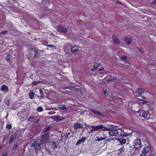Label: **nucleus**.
Returning a JSON list of instances; mask_svg holds the SVG:
<instances>
[{"label": "nucleus", "instance_id": "45", "mask_svg": "<svg viewBox=\"0 0 156 156\" xmlns=\"http://www.w3.org/2000/svg\"><path fill=\"white\" fill-rule=\"evenodd\" d=\"M91 112H94V113H96V114L98 113V111H95L94 110H92L91 111Z\"/></svg>", "mask_w": 156, "mask_h": 156}, {"label": "nucleus", "instance_id": "16", "mask_svg": "<svg viewBox=\"0 0 156 156\" xmlns=\"http://www.w3.org/2000/svg\"><path fill=\"white\" fill-rule=\"evenodd\" d=\"M103 68H102L100 69H98V76H99L100 78L102 77L103 76L105 75L104 73H101L99 72L100 71L103 70Z\"/></svg>", "mask_w": 156, "mask_h": 156}, {"label": "nucleus", "instance_id": "22", "mask_svg": "<svg viewBox=\"0 0 156 156\" xmlns=\"http://www.w3.org/2000/svg\"><path fill=\"white\" fill-rule=\"evenodd\" d=\"M125 41L127 44H129L131 42L132 40L131 38L126 37Z\"/></svg>", "mask_w": 156, "mask_h": 156}, {"label": "nucleus", "instance_id": "23", "mask_svg": "<svg viewBox=\"0 0 156 156\" xmlns=\"http://www.w3.org/2000/svg\"><path fill=\"white\" fill-rule=\"evenodd\" d=\"M29 95L30 98L33 99L34 98V93L31 91L29 93Z\"/></svg>", "mask_w": 156, "mask_h": 156}, {"label": "nucleus", "instance_id": "20", "mask_svg": "<svg viewBox=\"0 0 156 156\" xmlns=\"http://www.w3.org/2000/svg\"><path fill=\"white\" fill-rule=\"evenodd\" d=\"M71 46L70 45H66L64 48L65 51L66 52L67 51H69L70 49H71Z\"/></svg>", "mask_w": 156, "mask_h": 156}, {"label": "nucleus", "instance_id": "61", "mask_svg": "<svg viewBox=\"0 0 156 156\" xmlns=\"http://www.w3.org/2000/svg\"><path fill=\"white\" fill-rule=\"evenodd\" d=\"M139 111H140V110H139V111H138V112H139Z\"/></svg>", "mask_w": 156, "mask_h": 156}, {"label": "nucleus", "instance_id": "37", "mask_svg": "<svg viewBox=\"0 0 156 156\" xmlns=\"http://www.w3.org/2000/svg\"><path fill=\"white\" fill-rule=\"evenodd\" d=\"M147 114L146 113L144 112V113H143V114H142V116L143 117H144V118H146L147 117Z\"/></svg>", "mask_w": 156, "mask_h": 156}, {"label": "nucleus", "instance_id": "8", "mask_svg": "<svg viewBox=\"0 0 156 156\" xmlns=\"http://www.w3.org/2000/svg\"><path fill=\"white\" fill-rule=\"evenodd\" d=\"M57 27L58 31L61 32L63 33H66L67 31V30L66 29L63 28L62 27L58 26Z\"/></svg>", "mask_w": 156, "mask_h": 156}, {"label": "nucleus", "instance_id": "33", "mask_svg": "<svg viewBox=\"0 0 156 156\" xmlns=\"http://www.w3.org/2000/svg\"><path fill=\"white\" fill-rule=\"evenodd\" d=\"M92 130H97L98 129V126H92Z\"/></svg>", "mask_w": 156, "mask_h": 156}, {"label": "nucleus", "instance_id": "26", "mask_svg": "<svg viewBox=\"0 0 156 156\" xmlns=\"http://www.w3.org/2000/svg\"><path fill=\"white\" fill-rule=\"evenodd\" d=\"M39 92L40 94L41 97H43L44 96V93L43 92V91L41 89H40L39 90Z\"/></svg>", "mask_w": 156, "mask_h": 156}, {"label": "nucleus", "instance_id": "31", "mask_svg": "<svg viewBox=\"0 0 156 156\" xmlns=\"http://www.w3.org/2000/svg\"><path fill=\"white\" fill-rule=\"evenodd\" d=\"M127 59V57L126 56H123V57H122L121 58V59L122 61H125Z\"/></svg>", "mask_w": 156, "mask_h": 156}, {"label": "nucleus", "instance_id": "60", "mask_svg": "<svg viewBox=\"0 0 156 156\" xmlns=\"http://www.w3.org/2000/svg\"><path fill=\"white\" fill-rule=\"evenodd\" d=\"M139 111H140V110H139V111H138V112H139Z\"/></svg>", "mask_w": 156, "mask_h": 156}, {"label": "nucleus", "instance_id": "49", "mask_svg": "<svg viewBox=\"0 0 156 156\" xmlns=\"http://www.w3.org/2000/svg\"><path fill=\"white\" fill-rule=\"evenodd\" d=\"M48 46L50 48H51L53 47H55V46H54L53 45H52L51 44L49 45H48Z\"/></svg>", "mask_w": 156, "mask_h": 156}, {"label": "nucleus", "instance_id": "9", "mask_svg": "<svg viewBox=\"0 0 156 156\" xmlns=\"http://www.w3.org/2000/svg\"><path fill=\"white\" fill-rule=\"evenodd\" d=\"M86 138L85 137H82L81 139H80L77 142L76 145L77 146L80 145L82 143L84 142Z\"/></svg>", "mask_w": 156, "mask_h": 156}, {"label": "nucleus", "instance_id": "13", "mask_svg": "<svg viewBox=\"0 0 156 156\" xmlns=\"http://www.w3.org/2000/svg\"><path fill=\"white\" fill-rule=\"evenodd\" d=\"M50 143L51 146V147L53 149H55L57 147L58 145L55 142H51Z\"/></svg>", "mask_w": 156, "mask_h": 156}, {"label": "nucleus", "instance_id": "51", "mask_svg": "<svg viewBox=\"0 0 156 156\" xmlns=\"http://www.w3.org/2000/svg\"><path fill=\"white\" fill-rule=\"evenodd\" d=\"M104 94H106L107 93V91L106 90H104Z\"/></svg>", "mask_w": 156, "mask_h": 156}, {"label": "nucleus", "instance_id": "30", "mask_svg": "<svg viewBox=\"0 0 156 156\" xmlns=\"http://www.w3.org/2000/svg\"><path fill=\"white\" fill-rule=\"evenodd\" d=\"M34 52L35 54L34 55V57H35L36 56L37 54L38 53V52L37 51V50L36 49H34Z\"/></svg>", "mask_w": 156, "mask_h": 156}, {"label": "nucleus", "instance_id": "58", "mask_svg": "<svg viewBox=\"0 0 156 156\" xmlns=\"http://www.w3.org/2000/svg\"><path fill=\"white\" fill-rule=\"evenodd\" d=\"M143 98V99H145V98Z\"/></svg>", "mask_w": 156, "mask_h": 156}, {"label": "nucleus", "instance_id": "52", "mask_svg": "<svg viewBox=\"0 0 156 156\" xmlns=\"http://www.w3.org/2000/svg\"><path fill=\"white\" fill-rule=\"evenodd\" d=\"M45 149V151L46 152H47V151L49 149H48V148H46V147H45V148H44Z\"/></svg>", "mask_w": 156, "mask_h": 156}, {"label": "nucleus", "instance_id": "24", "mask_svg": "<svg viewBox=\"0 0 156 156\" xmlns=\"http://www.w3.org/2000/svg\"><path fill=\"white\" fill-rule=\"evenodd\" d=\"M139 102L140 104H142L144 103H148V101H146L145 100H142V99H141L139 101Z\"/></svg>", "mask_w": 156, "mask_h": 156}, {"label": "nucleus", "instance_id": "5", "mask_svg": "<svg viewBox=\"0 0 156 156\" xmlns=\"http://www.w3.org/2000/svg\"><path fill=\"white\" fill-rule=\"evenodd\" d=\"M80 47L78 46H74L71 48V52L73 53H75L79 50Z\"/></svg>", "mask_w": 156, "mask_h": 156}, {"label": "nucleus", "instance_id": "3", "mask_svg": "<svg viewBox=\"0 0 156 156\" xmlns=\"http://www.w3.org/2000/svg\"><path fill=\"white\" fill-rule=\"evenodd\" d=\"M134 147L136 149H139L141 146V143L140 140L139 139H136L134 142Z\"/></svg>", "mask_w": 156, "mask_h": 156}, {"label": "nucleus", "instance_id": "48", "mask_svg": "<svg viewBox=\"0 0 156 156\" xmlns=\"http://www.w3.org/2000/svg\"><path fill=\"white\" fill-rule=\"evenodd\" d=\"M139 156H146L145 154L142 153L141 154H140Z\"/></svg>", "mask_w": 156, "mask_h": 156}, {"label": "nucleus", "instance_id": "18", "mask_svg": "<svg viewBox=\"0 0 156 156\" xmlns=\"http://www.w3.org/2000/svg\"><path fill=\"white\" fill-rule=\"evenodd\" d=\"M15 138V136L14 135H12L10 137L9 140V144H12Z\"/></svg>", "mask_w": 156, "mask_h": 156}, {"label": "nucleus", "instance_id": "34", "mask_svg": "<svg viewBox=\"0 0 156 156\" xmlns=\"http://www.w3.org/2000/svg\"><path fill=\"white\" fill-rule=\"evenodd\" d=\"M40 83V82H38L37 81H34L32 83V84L34 85H37L38 83Z\"/></svg>", "mask_w": 156, "mask_h": 156}, {"label": "nucleus", "instance_id": "2", "mask_svg": "<svg viewBox=\"0 0 156 156\" xmlns=\"http://www.w3.org/2000/svg\"><path fill=\"white\" fill-rule=\"evenodd\" d=\"M119 133H120V132L118 131L117 129H113L110 130H109L108 132V133L111 136H116L119 134Z\"/></svg>", "mask_w": 156, "mask_h": 156}, {"label": "nucleus", "instance_id": "14", "mask_svg": "<svg viewBox=\"0 0 156 156\" xmlns=\"http://www.w3.org/2000/svg\"><path fill=\"white\" fill-rule=\"evenodd\" d=\"M0 89L2 91H5L8 90V87L6 85H4L2 86L0 88Z\"/></svg>", "mask_w": 156, "mask_h": 156}, {"label": "nucleus", "instance_id": "63", "mask_svg": "<svg viewBox=\"0 0 156 156\" xmlns=\"http://www.w3.org/2000/svg\"><path fill=\"white\" fill-rule=\"evenodd\" d=\"M154 156V155H152V156Z\"/></svg>", "mask_w": 156, "mask_h": 156}, {"label": "nucleus", "instance_id": "4", "mask_svg": "<svg viewBox=\"0 0 156 156\" xmlns=\"http://www.w3.org/2000/svg\"><path fill=\"white\" fill-rule=\"evenodd\" d=\"M117 143L119 145H122L125 144L126 142V140L123 138L117 139Z\"/></svg>", "mask_w": 156, "mask_h": 156}, {"label": "nucleus", "instance_id": "39", "mask_svg": "<svg viewBox=\"0 0 156 156\" xmlns=\"http://www.w3.org/2000/svg\"><path fill=\"white\" fill-rule=\"evenodd\" d=\"M31 144V147H35V141H34V143H31V142L30 143Z\"/></svg>", "mask_w": 156, "mask_h": 156}, {"label": "nucleus", "instance_id": "1", "mask_svg": "<svg viewBox=\"0 0 156 156\" xmlns=\"http://www.w3.org/2000/svg\"><path fill=\"white\" fill-rule=\"evenodd\" d=\"M50 133L48 132L42 133L41 135V138L40 139V141L39 142H40L41 144L43 145L46 144L50 140Z\"/></svg>", "mask_w": 156, "mask_h": 156}, {"label": "nucleus", "instance_id": "55", "mask_svg": "<svg viewBox=\"0 0 156 156\" xmlns=\"http://www.w3.org/2000/svg\"><path fill=\"white\" fill-rule=\"evenodd\" d=\"M80 93L81 94H83V91L82 90H81V91H80Z\"/></svg>", "mask_w": 156, "mask_h": 156}, {"label": "nucleus", "instance_id": "62", "mask_svg": "<svg viewBox=\"0 0 156 156\" xmlns=\"http://www.w3.org/2000/svg\"><path fill=\"white\" fill-rule=\"evenodd\" d=\"M97 140H98V139L97 140H96V141H97Z\"/></svg>", "mask_w": 156, "mask_h": 156}, {"label": "nucleus", "instance_id": "40", "mask_svg": "<svg viewBox=\"0 0 156 156\" xmlns=\"http://www.w3.org/2000/svg\"><path fill=\"white\" fill-rule=\"evenodd\" d=\"M18 145L17 144H16L15 145H14V146H13L12 147V149L13 150H15L17 147Z\"/></svg>", "mask_w": 156, "mask_h": 156}, {"label": "nucleus", "instance_id": "57", "mask_svg": "<svg viewBox=\"0 0 156 156\" xmlns=\"http://www.w3.org/2000/svg\"><path fill=\"white\" fill-rule=\"evenodd\" d=\"M2 148V147H0V148Z\"/></svg>", "mask_w": 156, "mask_h": 156}, {"label": "nucleus", "instance_id": "15", "mask_svg": "<svg viewBox=\"0 0 156 156\" xmlns=\"http://www.w3.org/2000/svg\"><path fill=\"white\" fill-rule=\"evenodd\" d=\"M98 129H100L101 130H108V129H109V128L107 127H105L101 125H98Z\"/></svg>", "mask_w": 156, "mask_h": 156}, {"label": "nucleus", "instance_id": "17", "mask_svg": "<svg viewBox=\"0 0 156 156\" xmlns=\"http://www.w3.org/2000/svg\"><path fill=\"white\" fill-rule=\"evenodd\" d=\"M69 89L71 90L79 91L80 89L77 88H76L73 86L69 87Z\"/></svg>", "mask_w": 156, "mask_h": 156}, {"label": "nucleus", "instance_id": "46", "mask_svg": "<svg viewBox=\"0 0 156 156\" xmlns=\"http://www.w3.org/2000/svg\"><path fill=\"white\" fill-rule=\"evenodd\" d=\"M10 56H9V55H8V56H7L6 58V59H7V60H9V59H10Z\"/></svg>", "mask_w": 156, "mask_h": 156}, {"label": "nucleus", "instance_id": "35", "mask_svg": "<svg viewBox=\"0 0 156 156\" xmlns=\"http://www.w3.org/2000/svg\"><path fill=\"white\" fill-rule=\"evenodd\" d=\"M124 147H122L118 151H119L120 153H121L124 151Z\"/></svg>", "mask_w": 156, "mask_h": 156}, {"label": "nucleus", "instance_id": "21", "mask_svg": "<svg viewBox=\"0 0 156 156\" xmlns=\"http://www.w3.org/2000/svg\"><path fill=\"white\" fill-rule=\"evenodd\" d=\"M66 106L63 104L60 105L59 106V108L60 109L63 110L66 109Z\"/></svg>", "mask_w": 156, "mask_h": 156}, {"label": "nucleus", "instance_id": "44", "mask_svg": "<svg viewBox=\"0 0 156 156\" xmlns=\"http://www.w3.org/2000/svg\"><path fill=\"white\" fill-rule=\"evenodd\" d=\"M116 2V3H118V4H121V5H122V2H121L120 1H117Z\"/></svg>", "mask_w": 156, "mask_h": 156}, {"label": "nucleus", "instance_id": "29", "mask_svg": "<svg viewBox=\"0 0 156 156\" xmlns=\"http://www.w3.org/2000/svg\"><path fill=\"white\" fill-rule=\"evenodd\" d=\"M138 93L140 95L141 94L143 93V90L141 88L138 89Z\"/></svg>", "mask_w": 156, "mask_h": 156}, {"label": "nucleus", "instance_id": "10", "mask_svg": "<svg viewBox=\"0 0 156 156\" xmlns=\"http://www.w3.org/2000/svg\"><path fill=\"white\" fill-rule=\"evenodd\" d=\"M112 39L114 42L117 44H118L119 43V40L116 36L113 35L112 36Z\"/></svg>", "mask_w": 156, "mask_h": 156}, {"label": "nucleus", "instance_id": "47", "mask_svg": "<svg viewBox=\"0 0 156 156\" xmlns=\"http://www.w3.org/2000/svg\"><path fill=\"white\" fill-rule=\"evenodd\" d=\"M8 154L7 153H4L2 156H7Z\"/></svg>", "mask_w": 156, "mask_h": 156}, {"label": "nucleus", "instance_id": "38", "mask_svg": "<svg viewBox=\"0 0 156 156\" xmlns=\"http://www.w3.org/2000/svg\"><path fill=\"white\" fill-rule=\"evenodd\" d=\"M138 50V51L140 53H143L144 52V50L141 48H139Z\"/></svg>", "mask_w": 156, "mask_h": 156}, {"label": "nucleus", "instance_id": "41", "mask_svg": "<svg viewBox=\"0 0 156 156\" xmlns=\"http://www.w3.org/2000/svg\"><path fill=\"white\" fill-rule=\"evenodd\" d=\"M5 102L6 104L8 105H9V100H5Z\"/></svg>", "mask_w": 156, "mask_h": 156}, {"label": "nucleus", "instance_id": "12", "mask_svg": "<svg viewBox=\"0 0 156 156\" xmlns=\"http://www.w3.org/2000/svg\"><path fill=\"white\" fill-rule=\"evenodd\" d=\"M150 150V148L148 147H145L143 148L142 152L143 153L145 154L147 153Z\"/></svg>", "mask_w": 156, "mask_h": 156}, {"label": "nucleus", "instance_id": "42", "mask_svg": "<svg viewBox=\"0 0 156 156\" xmlns=\"http://www.w3.org/2000/svg\"><path fill=\"white\" fill-rule=\"evenodd\" d=\"M7 128L9 129H10L12 128V126L11 125H8L7 126Z\"/></svg>", "mask_w": 156, "mask_h": 156}, {"label": "nucleus", "instance_id": "36", "mask_svg": "<svg viewBox=\"0 0 156 156\" xmlns=\"http://www.w3.org/2000/svg\"><path fill=\"white\" fill-rule=\"evenodd\" d=\"M98 68V66L96 65H95L93 66V68H92L91 69L92 71H94L96 69Z\"/></svg>", "mask_w": 156, "mask_h": 156}, {"label": "nucleus", "instance_id": "32", "mask_svg": "<svg viewBox=\"0 0 156 156\" xmlns=\"http://www.w3.org/2000/svg\"><path fill=\"white\" fill-rule=\"evenodd\" d=\"M47 153L51 155H53V151H51L49 149L47 151Z\"/></svg>", "mask_w": 156, "mask_h": 156}, {"label": "nucleus", "instance_id": "19", "mask_svg": "<svg viewBox=\"0 0 156 156\" xmlns=\"http://www.w3.org/2000/svg\"><path fill=\"white\" fill-rule=\"evenodd\" d=\"M51 118L55 121L57 122H58L59 121L61 120L60 118H59V117L58 116H52L51 117Z\"/></svg>", "mask_w": 156, "mask_h": 156}, {"label": "nucleus", "instance_id": "53", "mask_svg": "<svg viewBox=\"0 0 156 156\" xmlns=\"http://www.w3.org/2000/svg\"><path fill=\"white\" fill-rule=\"evenodd\" d=\"M98 116L99 115H101V114L99 112H98Z\"/></svg>", "mask_w": 156, "mask_h": 156}, {"label": "nucleus", "instance_id": "6", "mask_svg": "<svg viewBox=\"0 0 156 156\" xmlns=\"http://www.w3.org/2000/svg\"><path fill=\"white\" fill-rule=\"evenodd\" d=\"M74 129L76 130L78 128H83L82 125L79 122H76L74 124L73 126Z\"/></svg>", "mask_w": 156, "mask_h": 156}, {"label": "nucleus", "instance_id": "28", "mask_svg": "<svg viewBox=\"0 0 156 156\" xmlns=\"http://www.w3.org/2000/svg\"><path fill=\"white\" fill-rule=\"evenodd\" d=\"M35 118V117H29L28 119V120L30 122H32L33 121V119Z\"/></svg>", "mask_w": 156, "mask_h": 156}, {"label": "nucleus", "instance_id": "25", "mask_svg": "<svg viewBox=\"0 0 156 156\" xmlns=\"http://www.w3.org/2000/svg\"><path fill=\"white\" fill-rule=\"evenodd\" d=\"M50 129V127L49 126H46L45 127L44 130H43V133H45L46 132H47V131L49 130Z\"/></svg>", "mask_w": 156, "mask_h": 156}, {"label": "nucleus", "instance_id": "27", "mask_svg": "<svg viewBox=\"0 0 156 156\" xmlns=\"http://www.w3.org/2000/svg\"><path fill=\"white\" fill-rule=\"evenodd\" d=\"M43 108L41 106L38 107L37 108V111L39 112H42L43 111Z\"/></svg>", "mask_w": 156, "mask_h": 156}, {"label": "nucleus", "instance_id": "59", "mask_svg": "<svg viewBox=\"0 0 156 156\" xmlns=\"http://www.w3.org/2000/svg\"><path fill=\"white\" fill-rule=\"evenodd\" d=\"M139 111H140V110H139V111H138V112H139Z\"/></svg>", "mask_w": 156, "mask_h": 156}, {"label": "nucleus", "instance_id": "56", "mask_svg": "<svg viewBox=\"0 0 156 156\" xmlns=\"http://www.w3.org/2000/svg\"><path fill=\"white\" fill-rule=\"evenodd\" d=\"M101 140V139L98 138V141H100V140Z\"/></svg>", "mask_w": 156, "mask_h": 156}, {"label": "nucleus", "instance_id": "7", "mask_svg": "<svg viewBox=\"0 0 156 156\" xmlns=\"http://www.w3.org/2000/svg\"><path fill=\"white\" fill-rule=\"evenodd\" d=\"M38 140H37V141H35V144L34 147L35 151L36 152H37L38 150L40 149V144L38 142Z\"/></svg>", "mask_w": 156, "mask_h": 156}, {"label": "nucleus", "instance_id": "43", "mask_svg": "<svg viewBox=\"0 0 156 156\" xmlns=\"http://www.w3.org/2000/svg\"><path fill=\"white\" fill-rule=\"evenodd\" d=\"M7 30H6V31H2V33L1 34H2L3 35H5V34L7 33Z\"/></svg>", "mask_w": 156, "mask_h": 156}, {"label": "nucleus", "instance_id": "11", "mask_svg": "<svg viewBox=\"0 0 156 156\" xmlns=\"http://www.w3.org/2000/svg\"><path fill=\"white\" fill-rule=\"evenodd\" d=\"M117 129L119 130V131L120 132V133H119V134L120 136H126L128 135L126 133L124 132L122 129Z\"/></svg>", "mask_w": 156, "mask_h": 156}, {"label": "nucleus", "instance_id": "54", "mask_svg": "<svg viewBox=\"0 0 156 156\" xmlns=\"http://www.w3.org/2000/svg\"><path fill=\"white\" fill-rule=\"evenodd\" d=\"M113 126V128H117V126Z\"/></svg>", "mask_w": 156, "mask_h": 156}, {"label": "nucleus", "instance_id": "50", "mask_svg": "<svg viewBox=\"0 0 156 156\" xmlns=\"http://www.w3.org/2000/svg\"><path fill=\"white\" fill-rule=\"evenodd\" d=\"M152 3L155 5H156V0H154L152 2Z\"/></svg>", "mask_w": 156, "mask_h": 156}]
</instances>
